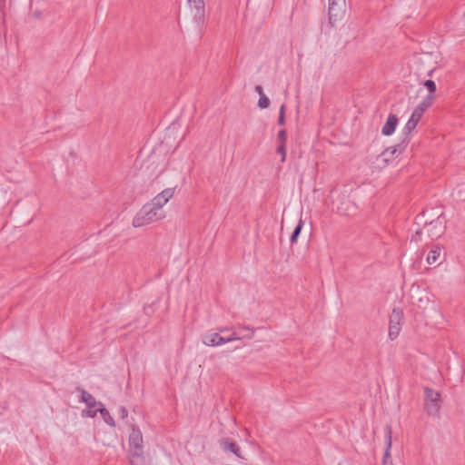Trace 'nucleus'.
Instances as JSON below:
<instances>
[{"instance_id":"13","label":"nucleus","mask_w":465,"mask_h":465,"mask_svg":"<svg viewBox=\"0 0 465 465\" xmlns=\"http://www.w3.org/2000/svg\"><path fill=\"white\" fill-rule=\"evenodd\" d=\"M385 443H386V450L383 456L382 463L383 465H387V463L390 461V464L391 465V425H387L385 428Z\"/></svg>"},{"instance_id":"21","label":"nucleus","mask_w":465,"mask_h":465,"mask_svg":"<svg viewBox=\"0 0 465 465\" xmlns=\"http://www.w3.org/2000/svg\"><path fill=\"white\" fill-rule=\"evenodd\" d=\"M303 224H304L303 221L302 219H300L298 222V224L296 225V227L294 228V230L291 235V239H290L291 243L296 242L301 232H302Z\"/></svg>"},{"instance_id":"30","label":"nucleus","mask_w":465,"mask_h":465,"mask_svg":"<svg viewBox=\"0 0 465 465\" xmlns=\"http://www.w3.org/2000/svg\"><path fill=\"white\" fill-rule=\"evenodd\" d=\"M218 331H218L219 333L220 332H225V331H229V328H227V327H221V328L218 329Z\"/></svg>"},{"instance_id":"12","label":"nucleus","mask_w":465,"mask_h":465,"mask_svg":"<svg viewBox=\"0 0 465 465\" xmlns=\"http://www.w3.org/2000/svg\"><path fill=\"white\" fill-rule=\"evenodd\" d=\"M189 6L194 9V19L197 22H203L205 13V4L203 0H187Z\"/></svg>"},{"instance_id":"23","label":"nucleus","mask_w":465,"mask_h":465,"mask_svg":"<svg viewBox=\"0 0 465 465\" xmlns=\"http://www.w3.org/2000/svg\"><path fill=\"white\" fill-rule=\"evenodd\" d=\"M130 465H145V459L143 456V461H140L135 455V451H132L130 455Z\"/></svg>"},{"instance_id":"17","label":"nucleus","mask_w":465,"mask_h":465,"mask_svg":"<svg viewBox=\"0 0 465 465\" xmlns=\"http://www.w3.org/2000/svg\"><path fill=\"white\" fill-rule=\"evenodd\" d=\"M420 118L421 116L420 114H417L415 112H412L409 121L407 122L403 128L404 134H410L411 131H413L416 128Z\"/></svg>"},{"instance_id":"28","label":"nucleus","mask_w":465,"mask_h":465,"mask_svg":"<svg viewBox=\"0 0 465 465\" xmlns=\"http://www.w3.org/2000/svg\"><path fill=\"white\" fill-rule=\"evenodd\" d=\"M119 414L122 419H126L128 416V411L125 407H120L119 409Z\"/></svg>"},{"instance_id":"27","label":"nucleus","mask_w":465,"mask_h":465,"mask_svg":"<svg viewBox=\"0 0 465 465\" xmlns=\"http://www.w3.org/2000/svg\"><path fill=\"white\" fill-rule=\"evenodd\" d=\"M285 124V105L282 104L279 111L278 124L283 125Z\"/></svg>"},{"instance_id":"2","label":"nucleus","mask_w":465,"mask_h":465,"mask_svg":"<svg viewBox=\"0 0 465 465\" xmlns=\"http://www.w3.org/2000/svg\"><path fill=\"white\" fill-rule=\"evenodd\" d=\"M412 67L418 75L426 74L428 76H431L432 73L436 69L432 57L430 54L415 55L413 58Z\"/></svg>"},{"instance_id":"3","label":"nucleus","mask_w":465,"mask_h":465,"mask_svg":"<svg viewBox=\"0 0 465 465\" xmlns=\"http://www.w3.org/2000/svg\"><path fill=\"white\" fill-rule=\"evenodd\" d=\"M440 409V394L435 390L424 388V410L430 416H438Z\"/></svg>"},{"instance_id":"20","label":"nucleus","mask_w":465,"mask_h":465,"mask_svg":"<svg viewBox=\"0 0 465 465\" xmlns=\"http://www.w3.org/2000/svg\"><path fill=\"white\" fill-rule=\"evenodd\" d=\"M98 412L101 413V415L104 418V421L108 425H110L112 427L115 426V422H114V418L110 415L109 411L105 408H99L98 409Z\"/></svg>"},{"instance_id":"14","label":"nucleus","mask_w":465,"mask_h":465,"mask_svg":"<svg viewBox=\"0 0 465 465\" xmlns=\"http://www.w3.org/2000/svg\"><path fill=\"white\" fill-rule=\"evenodd\" d=\"M398 118L395 114H390L388 119L381 129V133L385 136L392 134L396 129Z\"/></svg>"},{"instance_id":"16","label":"nucleus","mask_w":465,"mask_h":465,"mask_svg":"<svg viewBox=\"0 0 465 465\" xmlns=\"http://www.w3.org/2000/svg\"><path fill=\"white\" fill-rule=\"evenodd\" d=\"M434 96L431 94H428L414 109L413 112H415L417 114H420V116L423 115L424 112L432 104Z\"/></svg>"},{"instance_id":"26","label":"nucleus","mask_w":465,"mask_h":465,"mask_svg":"<svg viewBox=\"0 0 465 465\" xmlns=\"http://www.w3.org/2000/svg\"><path fill=\"white\" fill-rule=\"evenodd\" d=\"M424 86L428 89L429 94L433 95V94L436 92V84L432 80H426L424 82Z\"/></svg>"},{"instance_id":"9","label":"nucleus","mask_w":465,"mask_h":465,"mask_svg":"<svg viewBox=\"0 0 465 465\" xmlns=\"http://www.w3.org/2000/svg\"><path fill=\"white\" fill-rule=\"evenodd\" d=\"M175 188H166L159 193L149 203L155 207L159 212H163V207L172 199L174 195Z\"/></svg>"},{"instance_id":"10","label":"nucleus","mask_w":465,"mask_h":465,"mask_svg":"<svg viewBox=\"0 0 465 465\" xmlns=\"http://www.w3.org/2000/svg\"><path fill=\"white\" fill-rule=\"evenodd\" d=\"M424 230H426L428 236L432 240L438 239L442 235L445 231V226L443 225V222L440 220V216L430 223L426 222Z\"/></svg>"},{"instance_id":"15","label":"nucleus","mask_w":465,"mask_h":465,"mask_svg":"<svg viewBox=\"0 0 465 465\" xmlns=\"http://www.w3.org/2000/svg\"><path fill=\"white\" fill-rule=\"evenodd\" d=\"M220 445L223 450L230 451V452L235 454L237 457L241 458L240 448L237 446V444L235 442L230 440V439H228V438L222 439L220 440Z\"/></svg>"},{"instance_id":"11","label":"nucleus","mask_w":465,"mask_h":465,"mask_svg":"<svg viewBox=\"0 0 465 465\" xmlns=\"http://www.w3.org/2000/svg\"><path fill=\"white\" fill-rule=\"evenodd\" d=\"M202 341L206 346H221L225 343V337L221 336L218 331H210L203 336Z\"/></svg>"},{"instance_id":"4","label":"nucleus","mask_w":465,"mask_h":465,"mask_svg":"<svg viewBox=\"0 0 465 465\" xmlns=\"http://www.w3.org/2000/svg\"><path fill=\"white\" fill-rule=\"evenodd\" d=\"M406 146V143H401L386 148L381 153L378 155L376 159L378 167H385L387 164H389V163L398 157L405 150Z\"/></svg>"},{"instance_id":"31","label":"nucleus","mask_w":465,"mask_h":465,"mask_svg":"<svg viewBox=\"0 0 465 465\" xmlns=\"http://www.w3.org/2000/svg\"><path fill=\"white\" fill-rule=\"evenodd\" d=\"M420 233V231H417L416 234L419 235Z\"/></svg>"},{"instance_id":"5","label":"nucleus","mask_w":465,"mask_h":465,"mask_svg":"<svg viewBox=\"0 0 465 465\" xmlns=\"http://www.w3.org/2000/svg\"><path fill=\"white\" fill-rule=\"evenodd\" d=\"M329 21L331 25L341 20L346 11V0H328Z\"/></svg>"},{"instance_id":"19","label":"nucleus","mask_w":465,"mask_h":465,"mask_svg":"<svg viewBox=\"0 0 465 465\" xmlns=\"http://www.w3.org/2000/svg\"><path fill=\"white\" fill-rule=\"evenodd\" d=\"M440 255V249L439 247H435L434 249L430 250V252L427 255V262L429 264H434L437 262Z\"/></svg>"},{"instance_id":"22","label":"nucleus","mask_w":465,"mask_h":465,"mask_svg":"<svg viewBox=\"0 0 465 465\" xmlns=\"http://www.w3.org/2000/svg\"><path fill=\"white\" fill-rule=\"evenodd\" d=\"M278 144H286L287 142V132L285 129H282L277 134Z\"/></svg>"},{"instance_id":"8","label":"nucleus","mask_w":465,"mask_h":465,"mask_svg":"<svg viewBox=\"0 0 465 465\" xmlns=\"http://www.w3.org/2000/svg\"><path fill=\"white\" fill-rule=\"evenodd\" d=\"M78 391L81 392V400L80 401L84 402L88 408V410H84L82 412L83 417H90L94 418L96 416V413L98 412V409L95 411H93V409L97 405H102L101 402H97L95 398L84 391V389H78Z\"/></svg>"},{"instance_id":"18","label":"nucleus","mask_w":465,"mask_h":465,"mask_svg":"<svg viewBox=\"0 0 465 465\" xmlns=\"http://www.w3.org/2000/svg\"><path fill=\"white\" fill-rule=\"evenodd\" d=\"M243 330L248 331L249 333L241 336L236 331H232V333L229 337H225V343L231 342V341H239L242 338L252 339V336H253V330L250 329L249 327H244Z\"/></svg>"},{"instance_id":"7","label":"nucleus","mask_w":465,"mask_h":465,"mask_svg":"<svg viewBox=\"0 0 465 465\" xmlns=\"http://www.w3.org/2000/svg\"><path fill=\"white\" fill-rule=\"evenodd\" d=\"M143 435L139 429L133 428L129 435V446L132 451H135L136 457L143 461Z\"/></svg>"},{"instance_id":"6","label":"nucleus","mask_w":465,"mask_h":465,"mask_svg":"<svg viewBox=\"0 0 465 465\" xmlns=\"http://www.w3.org/2000/svg\"><path fill=\"white\" fill-rule=\"evenodd\" d=\"M403 317L402 311L399 308H394L390 316L389 322V338L393 341L395 340L401 331V322Z\"/></svg>"},{"instance_id":"24","label":"nucleus","mask_w":465,"mask_h":465,"mask_svg":"<svg viewBox=\"0 0 465 465\" xmlns=\"http://www.w3.org/2000/svg\"><path fill=\"white\" fill-rule=\"evenodd\" d=\"M276 153L281 155V162L284 163L286 160V144H278Z\"/></svg>"},{"instance_id":"29","label":"nucleus","mask_w":465,"mask_h":465,"mask_svg":"<svg viewBox=\"0 0 465 465\" xmlns=\"http://www.w3.org/2000/svg\"><path fill=\"white\" fill-rule=\"evenodd\" d=\"M255 92L259 94V96L263 95V88L262 85H256L255 86Z\"/></svg>"},{"instance_id":"25","label":"nucleus","mask_w":465,"mask_h":465,"mask_svg":"<svg viewBox=\"0 0 465 465\" xmlns=\"http://www.w3.org/2000/svg\"><path fill=\"white\" fill-rule=\"evenodd\" d=\"M269 105H270L269 98L265 94L261 95L259 98V101H258V106L261 109H265V108L269 107Z\"/></svg>"},{"instance_id":"1","label":"nucleus","mask_w":465,"mask_h":465,"mask_svg":"<svg viewBox=\"0 0 465 465\" xmlns=\"http://www.w3.org/2000/svg\"><path fill=\"white\" fill-rule=\"evenodd\" d=\"M164 217L163 212H159L155 207L147 203L136 213L132 224L135 228L143 227L162 220Z\"/></svg>"}]
</instances>
